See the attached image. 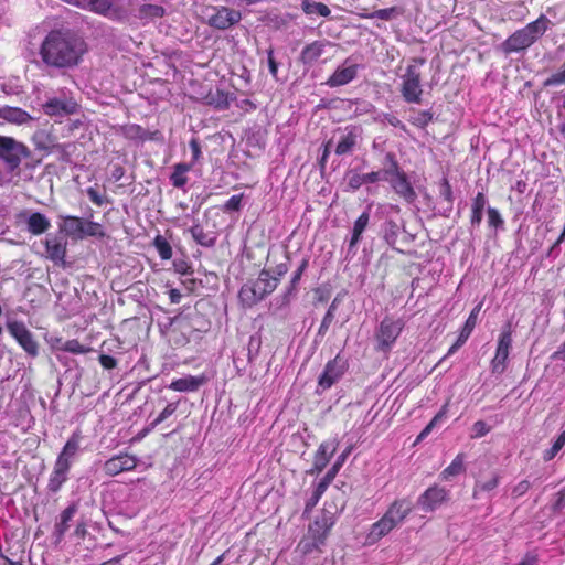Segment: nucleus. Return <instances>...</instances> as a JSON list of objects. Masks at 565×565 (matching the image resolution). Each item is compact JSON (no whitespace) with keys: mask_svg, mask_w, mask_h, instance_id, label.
<instances>
[{"mask_svg":"<svg viewBox=\"0 0 565 565\" xmlns=\"http://www.w3.org/2000/svg\"><path fill=\"white\" fill-rule=\"evenodd\" d=\"M425 60L415 57L412 64L406 67L405 74L402 76L401 94L404 100L408 104H419L422 102V77L419 66L424 65Z\"/></svg>","mask_w":565,"mask_h":565,"instance_id":"39448f33","label":"nucleus"},{"mask_svg":"<svg viewBox=\"0 0 565 565\" xmlns=\"http://www.w3.org/2000/svg\"><path fill=\"white\" fill-rule=\"evenodd\" d=\"M79 450V436L73 434L65 443L62 451L56 458V462L71 469Z\"/></svg>","mask_w":565,"mask_h":565,"instance_id":"393cba45","label":"nucleus"},{"mask_svg":"<svg viewBox=\"0 0 565 565\" xmlns=\"http://www.w3.org/2000/svg\"><path fill=\"white\" fill-rule=\"evenodd\" d=\"M413 503L409 499L395 500L385 512V516L392 521L394 527L402 524L406 516L412 512Z\"/></svg>","mask_w":565,"mask_h":565,"instance_id":"b1692460","label":"nucleus"},{"mask_svg":"<svg viewBox=\"0 0 565 565\" xmlns=\"http://www.w3.org/2000/svg\"><path fill=\"white\" fill-rule=\"evenodd\" d=\"M193 167V163L180 162L173 167V172L170 175V181L174 188L181 189L186 182L188 178L185 173L189 172Z\"/></svg>","mask_w":565,"mask_h":565,"instance_id":"a19ab883","label":"nucleus"},{"mask_svg":"<svg viewBox=\"0 0 565 565\" xmlns=\"http://www.w3.org/2000/svg\"><path fill=\"white\" fill-rule=\"evenodd\" d=\"M434 119L431 110H418L415 116L412 117L411 121L418 128H425Z\"/></svg>","mask_w":565,"mask_h":565,"instance_id":"4d7b16f0","label":"nucleus"},{"mask_svg":"<svg viewBox=\"0 0 565 565\" xmlns=\"http://www.w3.org/2000/svg\"><path fill=\"white\" fill-rule=\"evenodd\" d=\"M6 327L10 335L15 339L29 356L35 358L39 355V343L22 321L9 320Z\"/></svg>","mask_w":565,"mask_h":565,"instance_id":"9d476101","label":"nucleus"},{"mask_svg":"<svg viewBox=\"0 0 565 565\" xmlns=\"http://www.w3.org/2000/svg\"><path fill=\"white\" fill-rule=\"evenodd\" d=\"M326 490H327V488L323 487V484H320L318 482V484L316 486V489L313 490L312 494L306 501L305 513H309L317 505V503L319 502L320 498L326 492Z\"/></svg>","mask_w":565,"mask_h":565,"instance_id":"13d9d810","label":"nucleus"},{"mask_svg":"<svg viewBox=\"0 0 565 565\" xmlns=\"http://www.w3.org/2000/svg\"><path fill=\"white\" fill-rule=\"evenodd\" d=\"M552 25V21L545 14H541L535 21L527 23L520 30H516L505 41H503L501 43V51L505 55H510L511 53L526 50Z\"/></svg>","mask_w":565,"mask_h":565,"instance_id":"7ed1b4c3","label":"nucleus"},{"mask_svg":"<svg viewBox=\"0 0 565 565\" xmlns=\"http://www.w3.org/2000/svg\"><path fill=\"white\" fill-rule=\"evenodd\" d=\"M50 227V220L40 212L31 213L26 220V228L32 235H41Z\"/></svg>","mask_w":565,"mask_h":565,"instance_id":"473e14b6","label":"nucleus"},{"mask_svg":"<svg viewBox=\"0 0 565 565\" xmlns=\"http://www.w3.org/2000/svg\"><path fill=\"white\" fill-rule=\"evenodd\" d=\"M390 184L401 198L407 203H413L417 199V194L412 186L406 173H401L398 178H391Z\"/></svg>","mask_w":565,"mask_h":565,"instance_id":"bb28decb","label":"nucleus"},{"mask_svg":"<svg viewBox=\"0 0 565 565\" xmlns=\"http://www.w3.org/2000/svg\"><path fill=\"white\" fill-rule=\"evenodd\" d=\"M394 529L392 521L383 515L377 522L373 523L367 535V540L372 543L379 541Z\"/></svg>","mask_w":565,"mask_h":565,"instance_id":"f704fd0d","label":"nucleus"},{"mask_svg":"<svg viewBox=\"0 0 565 565\" xmlns=\"http://www.w3.org/2000/svg\"><path fill=\"white\" fill-rule=\"evenodd\" d=\"M511 345H512L511 331L509 329L503 330L500 333V337L498 340L495 355L491 361V371L493 374H502L504 372Z\"/></svg>","mask_w":565,"mask_h":565,"instance_id":"4468645a","label":"nucleus"},{"mask_svg":"<svg viewBox=\"0 0 565 565\" xmlns=\"http://www.w3.org/2000/svg\"><path fill=\"white\" fill-rule=\"evenodd\" d=\"M565 85V67L554 74H552L550 77H547L543 82L544 87H552V86H559Z\"/></svg>","mask_w":565,"mask_h":565,"instance_id":"69168bd1","label":"nucleus"},{"mask_svg":"<svg viewBox=\"0 0 565 565\" xmlns=\"http://www.w3.org/2000/svg\"><path fill=\"white\" fill-rule=\"evenodd\" d=\"M371 204L361 213V215L354 221L351 237L348 243V255L354 256L356 253V246L362 241V235L367 228L371 218Z\"/></svg>","mask_w":565,"mask_h":565,"instance_id":"a211bd4d","label":"nucleus"},{"mask_svg":"<svg viewBox=\"0 0 565 565\" xmlns=\"http://www.w3.org/2000/svg\"><path fill=\"white\" fill-rule=\"evenodd\" d=\"M339 303H340V299L337 296L332 300V302L330 303V306H329V308H328V310H327V312H326V315H324V317H323V319L321 321V324H320V327L318 329V332H317V335H316V339H315L316 343L326 335L329 327L331 326V323L334 320L335 311L338 309Z\"/></svg>","mask_w":565,"mask_h":565,"instance_id":"e433bc0d","label":"nucleus"},{"mask_svg":"<svg viewBox=\"0 0 565 565\" xmlns=\"http://www.w3.org/2000/svg\"><path fill=\"white\" fill-rule=\"evenodd\" d=\"M70 468L55 461L53 470L47 482V490L51 493H57L63 484L68 480Z\"/></svg>","mask_w":565,"mask_h":565,"instance_id":"c756f323","label":"nucleus"},{"mask_svg":"<svg viewBox=\"0 0 565 565\" xmlns=\"http://www.w3.org/2000/svg\"><path fill=\"white\" fill-rule=\"evenodd\" d=\"M404 14V9L402 7H391V8H384V9H377L367 14L369 19H380L390 21L393 20L399 15Z\"/></svg>","mask_w":565,"mask_h":565,"instance_id":"c03bdc74","label":"nucleus"},{"mask_svg":"<svg viewBox=\"0 0 565 565\" xmlns=\"http://www.w3.org/2000/svg\"><path fill=\"white\" fill-rule=\"evenodd\" d=\"M230 96L224 90L216 88L215 90H210L204 97V102L209 106H213L218 110H224L230 107Z\"/></svg>","mask_w":565,"mask_h":565,"instance_id":"c9c22d12","label":"nucleus"},{"mask_svg":"<svg viewBox=\"0 0 565 565\" xmlns=\"http://www.w3.org/2000/svg\"><path fill=\"white\" fill-rule=\"evenodd\" d=\"M337 446L338 444L334 440L321 443L315 454L313 466L308 471V473H320L327 467L330 458L337 451Z\"/></svg>","mask_w":565,"mask_h":565,"instance_id":"412c9836","label":"nucleus"},{"mask_svg":"<svg viewBox=\"0 0 565 565\" xmlns=\"http://www.w3.org/2000/svg\"><path fill=\"white\" fill-rule=\"evenodd\" d=\"M260 338L252 335L249 338L246 353L244 351L242 352L244 356L247 359V363H253L256 356L258 355L259 349H260Z\"/></svg>","mask_w":565,"mask_h":565,"instance_id":"603ef678","label":"nucleus"},{"mask_svg":"<svg viewBox=\"0 0 565 565\" xmlns=\"http://www.w3.org/2000/svg\"><path fill=\"white\" fill-rule=\"evenodd\" d=\"M164 13L166 10L162 6L146 3L139 8L138 17L140 19H154L163 17Z\"/></svg>","mask_w":565,"mask_h":565,"instance_id":"49530a36","label":"nucleus"},{"mask_svg":"<svg viewBox=\"0 0 565 565\" xmlns=\"http://www.w3.org/2000/svg\"><path fill=\"white\" fill-rule=\"evenodd\" d=\"M531 482L527 479H524L520 481L518 484H515L512 489L511 497L512 499H519L522 495H524L531 488Z\"/></svg>","mask_w":565,"mask_h":565,"instance_id":"774afa93","label":"nucleus"},{"mask_svg":"<svg viewBox=\"0 0 565 565\" xmlns=\"http://www.w3.org/2000/svg\"><path fill=\"white\" fill-rule=\"evenodd\" d=\"M70 148H74L72 143H55L52 146V151H56L58 153L57 159L63 163H71V151Z\"/></svg>","mask_w":565,"mask_h":565,"instance_id":"bf43d9fd","label":"nucleus"},{"mask_svg":"<svg viewBox=\"0 0 565 565\" xmlns=\"http://www.w3.org/2000/svg\"><path fill=\"white\" fill-rule=\"evenodd\" d=\"M361 135L362 129L360 127L353 125L347 126L339 137L334 153L339 157L352 154L362 138Z\"/></svg>","mask_w":565,"mask_h":565,"instance_id":"ddd939ff","label":"nucleus"},{"mask_svg":"<svg viewBox=\"0 0 565 565\" xmlns=\"http://www.w3.org/2000/svg\"><path fill=\"white\" fill-rule=\"evenodd\" d=\"M85 52L86 43L71 30H52L40 47L43 63L58 70L78 65Z\"/></svg>","mask_w":565,"mask_h":565,"instance_id":"f257e3e1","label":"nucleus"},{"mask_svg":"<svg viewBox=\"0 0 565 565\" xmlns=\"http://www.w3.org/2000/svg\"><path fill=\"white\" fill-rule=\"evenodd\" d=\"M32 139L38 150L45 152L52 151V146L54 143L52 142L50 135L45 134L44 131H38L34 134Z\"/></svg>","mask_w":565,"mask_h":565,"instance_id":"8fccbe9b","label":"nucleus"},{"mask_svg":"<svg viewBox=\"0 0 565 565\" xmlns=\"http://www.w3.org/2000/svg\"><path fill=\"white\" fill-rule=\"evenodd\" d=\"M105 232L102 224L93 221L83 220L82 239L85 237H104Z\"/></svg>","mask_w":565,"mask_h":565,"instance_id":"de8ad7c7","label":"nucleus"},{"mask_svg":"<svg viewBox=\"0 0 565 565\" xmlns=\"http://www.w3.org/2000/svg\"><path fill=\"white\" fill-rule=\"evenodd\" d=\"M326 45L322 41H315L306 45L300 53L301 63L311 66L324 53Z\"/></svg>","mask_w":565,"mask_h":565,"instance_id":"7c9ffc66","label":"nucleus"},{"mask_svg":"<svg viewBox=\"0 0 565 565\" xmlns=\"http://www.w3.org/2000/svg\"><path fill=\"white\" fill-rule=\"evenodd\" d=\"M382 180L381 171H372L369 173H359L356 170H349L345 173V191L347 192H355L363 184L367 183H376Z\"/></svg>","mask_w":565,"mask_h":565,"instance_id":"6ab92c4d","label":"nucleus"},{"mask_svg":"<svg viewBox=\"0 0 565 565\" xmlns=\"http://www.w3.org/2000/svg\"><path fill=\"white\" fill-rule=\"evenodd\" d=\"M360 70L359 64H353L351 58L348 57L338 66L332 75L327 79L326 85L330 88L339 87L351 83L358 75Z\"/></svg>","mask_w":565,"mask_h":565,"instance_id":"2eb2a0df","label":"nucleus"},{"mask_svg":"<svg viewBox=\"0 0 565 565\" xmlns=\"http://www.w3.org/2000/svg\"><path fill=\"white\" fill-rule=\"evenodd\" d=\"M487 215H488V225L489 227L495 228V230H502L504 226V220L499 212L498 209L488 206L487 207Z\"/></svg>","mask_w":565,"mask_h":565,"instance_id":"864d4df0","label":"nucleus"},{"mask_svg":"<svg viewBox=\"0 0 565 565\" xmlns=\"http://www.w3.org/2000/svg\"><path fill=\"white\" fill-rule=\"evenodd\" d=\"M77 8L92 11L113 20L126 18V11L117 6L114 0H63Z\"/></svg>","mask_w":565,"mask_h":565,"instance_id":"6e6552de","label":"nucleus"},{"mask_svg":"<svg viewBox=\"0 0 565 565\" xmlns=\"http://www.w3.org/2000/svg\"><path fill=\"white\" fill-rule=\"evenodd\" d=\"M352 447H348L341 455L338 456L337 460L332 465V467L328 470L324 477L319 481L320 484H323L328 489L330 483L333 481L339 470L345 462L348 456L351 454Z\"/></svg>","mask_w":565,"mask_h":565,"instance_id":"4c0bfd02","label":"nucleus"},{"mask_svg":"<svg viewBox=\"0 0 565 565\" xmlns=\"http://www.w3.org/2000/svg\"><path fill=\"white\" fill-rule=\"evenodd\" d=\"M0 118L15 125H23L33 120V117L22 108L8 105L0 106Z\"/></svg>","mask_w":565,"mask_h":565,"instance_id":"cd10ccee","label":"nucleus"},{"mask_svg":"<svg viewBox=\"0 0 565 565\" xmlns=\"http://www.w3.org/2000/svg\"><path fill=\"white\" fill-rule=\"evenodd\" d=\"M308 266L309 258L306 257L300 262L298 268L292 273L289 286L287 287L286 291L281 296L276 298V302L279 305L280 308L287 306L290 302L291 298L296 296L301 276L308 268Z\"/></svg>","mask_w":565,"mask_h":565,"instance_id":"4be33fe9","label":"nucleus"},{"mask_svg":"<svg viewBox=\"0 0 565 565\" xmlns=\"http://www.w3.org/2000/svg\"><path fill=\"white\" fill-rule=\"evenodd\" d=\"M335 523L334 514L323 510L316 520L309 524L308 535L321 545L326 544L330 530Z\"/></svg>","mask_w":565,"mask_h":565,"instance_id":"f8f14e48","label":"nucleus"},{"mask_svg":"<svg viewBox=\"0 0 565 565\" xmlns=\"http://www.w3.org/2000/svg\"><path fill=\"white\" fill-rule=\"evenodd\" d=\"M203 14L211 28L221 31L228 30L242 20L241 11L225 6H209L203 10Z\"/></svg>","mask_w":565,"mask_h":565,"instance_id":"0eeeda50","label":"nucleus"},{"mask_svg":"<svg viewBox=\"0 0 565 565\" xmlns=\"http://www.w3.org/2000/svg\"><path fill=\"white\" fill-rule=\"evenodd\" d=\"M153 245L161 259L168 260L172 257V247L163 236L157 235L153 239Z\"/></svg>","mask_w":565,"mask_h":565,"instance_id":"09e8293b","label":"nucleus"},{"mask_svg":"<svg viewBox=\"0 0 565 565\" xmlns=\"http://www.w3.org/2000/svg\"><path fill=\"white\" fill-rule=\"evenodd\" d=\"M447 499V491L437 486L428 488L417 500V505L424 512H431L439 508Z\"/></svg>","mask_w":565,"mask_h":565,"instance_id":"f3484780","label":"nucleus"},{"mask_svg":"<svg viewBox=\"0 0 565 565\" xmlns=\"http://www.w3.org/2000/svg\"><path fill=\"white\" fill-rule=\"evenodd\" d=\"M77 510L78 504L76 502H73L61 512L60 521L55 523L53 531L55 544H60L63 541L65 533L70 529V522L76 514Z\"/></svg>","mask_w":565,"mask_h":565,"instance_id":"5701e85b","label":"nucleus"},{"mask_svg":"<svg viewBox=\"0 0 565 565\" xmlns=\"http://www.w3.org/2000/svg\"><path fill=\"white\" fill-rule=\"evenodd\" d=\"M446 405L433 417V419L426 425V427L419 433L416 438L415 444L424 440L433 430V428L445 417L446 415Z\"/></svg>","mask_w":565,"mask_h":565,"instance_id":"3c124183","label":"nucleus"},{"mask_svg":"<svg viewBox=\"0 0 565 565\" xmlns=\"http://www.w3.org/2000/svg\"><path fill=\"white\" fill-rule=\"evenodd\" d=\"M349 369L348 360L339 352L334 359L328 361L318 377L316 394L321 395L337 384Z\"/></svg>","mask_w":565,"mask_h":565,"instance_id":"423d86ee","label":"nucleus"},{"mask_svg":"<svg viewBox=\"0 0 565 565\" xmlns=\"http://www.w3.org/2000/svg\"><path fill=\"white\" fill-rule=\"evenodd\" d=\"M178 408V403H169L163 411L157 416V418L150 423L149 429H154L159 424L170 417Z\"/></svg>","mask_w":565,"mask_h":565,"instance_id":"e2e57ef3","label":"nucleus"},{"mask_svg":"<svg viewBox=\"0 0 565 565\" xmlns=\"http://www.w3.org/2000/svg\"><path fill=\"white\" fill-rule=\"evenodd\" d=\"M205 375H186L171 382L169 388L175 392H196L202 385L206 383Z\"/></svg>","mask_w":565,"mask_h":565,"instance_id":"a878e982","label":"nucleus"},{"mask_svg":"<svg viewBox=\"0 0 565 565\" xmlns=\"http://www.w3.org/2000/svg\"><path fill=\"white\" fill-rule=\"evenodd\" d=\"M322 545L316 542L312 537L306 534L298 544V550L307 555L312 553L316 550H319Z\"/></svg>","mask_w":565,"mask_h":565,"instance_id":"052dcab7","label":"nucleus"},{"mask_svg":"<svg viewBox=\"0 0 565 565\" xmlns=\"http://www.w3.org/2000/svg\"><path fill=\"white\" fill-rule=\"evenodd\" d=\"M385 161L388 163V167L383 170L382 179L390 182L391 178H398L401 173H405L403 170H401L399 164L393 152H387L385 154Z\"/></svg>","mask_w":565,"mask_h":565,"instance_id":"a18cd8bd","label":"nucleus"},{"mask_svg":"<svg viewBox=\"0 0 565 565\" xmlns=\"http://www.w3.org/2000/svg\"><path fill=\"white\" fill-rule=\"evenodd\" d=\"M301 9L308 15H319L327 18L331 14V10L322 2L302 0Z\"/></svg>","mask_w":565,"mask_h":565,"instance_id":"79ce46f5","label":"nucleus"},{"mask_svg":"<svg viewBox=\"0 0 565 565\" xmlns=\"http://www.w3.org/2000/svg\"><path fill=\"white\" fill-rule=\"evenodd\" d=\"M480 309H481V303H479L471 310L469 317L467 318V320L461 329V332H463L470 337L471 332L473 331V329L477 324L478 315L480 312Z\"/></svg>","mask_w":565,"mask_h":565,"instance_id":"680f3d73","label":"nucleus"},{"mask_svg":"<svg viewBox=\"0 0 565 565\" xmlns=\"http://www.w3.org/2000/svg\"><path fill=\"white\" fill-rule=\"evenodd\" d=\"M242 199H243V194H236V195H232L224 204L223 206V211L228 213V212H237L241 210L242 207Z\"/></svg>","mask_w":565,"mask_h":565,"instance_id":"338daca9","label":"nucleus"},{"mask_svg":"<svg viewBox=\"0 0 565 565\" xmlns=\"http://www.w3.org/2000/svg\"><path fill=\"white\" fill-rule=\"evenodd\" d=\"M277 286L278 278L271 277V270L264 268L256 279L248 280L242 286L238 297L243 306L252 308L270 295Z\"/></svg>","mask_w":565,"mask_h":565,"instance_id":"20e7f679","label":"nucleus"},{"mask_svg":"<svg viewBox=\"0 0 565 565\" xmlns=\"http://www.w3.org/2000/svg\"><path fill=\"white\" fill-rule=\"evenodd\" d=\"M45 115L51 117H64L76 114L79 105L72 97H53L49 98L42 105Z\"/></svg>","mask_w":565,"mask_h":565,"instance_id":"9b49d317","label":"nucleus"},{"mask_svg":"<svg viewBox=\"0 0 565 565\" xmlns=\"http://www.w3.org/2000/svg\"><path fill=\"white\" fill-rule=\"evenodd\" d=\"M404 328V322L401 319H392L390 317H385L375 333L376 338V350L382 352H388L396 339L399 337L402 330Z\"/></svg>","mask_w":565,"mask_h":565,"instance_id":"1a4fd4ad","label":"nucleus"},{"mask_svg":"<svg viewBox=\"0 0 565 565\" xmlns=\"http://www.w3.org/2000/svg\"><path fill=\"white\" fill-rule=\"evenodd\" d=\"M488 199L483 192H478L476 196L472 199L471 203V215H470V225L471 227H479L482 217L483 211L487 207Z\"/></svg>","mask_w":565,"mask_h":565,"instance_id":"2f4dec72","label":"nucleus"},{"mask_svg":"<svg viewBox=\"0 0 565 565\" xmlns=\"http://www.w3.org/2000/svg\"><path fill=\"white\" fill-rule=\"evenodd\" d=\"M191 318V315L190 313H179L172 318L169 319V326L170 327H175L180 330H185L186 328L190 327V323H189V320Z\"/></svg>","mask_w":565,"mask_h":565,"instance_id":"0e129e2a","label":"nucleus"},{"mask_svg":"<svg viewBox=\"0 0 565 565\" xmlns=\"http://www.w3.org/2000/svg\"><path fill=\"white\" fill-rule=\"evenodd\" d=\"M439 196L447 203V207H443L438 211V215L449 217L452 211L454 193L451 185L447 178H443L439 183Z\"/></svg>","mask_w":565,"mask_h":565,"instance_id":"72a5a7b5","label":"nucleus"},{"mask_svg":"<svg viewBox=\"0 0 565 565\" xmlns=\"http://www.w3.org/2000/svg\"><path fill=\"white\" fill-rule=\"evenodd\" d=\"M67 242L58 235H47L45 248L47 257L57 265H65Z\"/></svg>","mask_w":565,"mask_h":565,"instance_id":"aec40b11","label":"nucleus"},{"mask_svg":"<svg viewBox=\"0 0 565 565\" xmlns=\"http://www.w3.org/2000/svg\"><path fill=\"white\" fill-rule=\"evenodd\" d=\"M564 445H565V430L558 435L556 440L553 443L552 447L544 451L543 459L545 461L552 460L558 454V451L564 447Z\"/></svg>","mask_w":565,"mask_h":565,"instance_id":"5fc2aeb1","label":"nucleus"},{"mask_svg":"<svg viewBox=\"0 0 565 565\" xmlns=\"http://www.w3.org/2000/svg\"><path fill=\"white\" fill-rule=\"evenodd\" d=\"M192 238L201 246L212 247L215 245L216 236L213 232H204L203 227L199 224L190 228Z\"/></svg>","mask_w":565,"mask_h":565,"instance_id":"ea45409f","label":"nucleus"},{"mask_svg":"<svg viewBox=\"0 0 565 565\" xmlns=\"http://www.w3.org/2000/svg\"><path fill=\"white\" fill-rule=\"evenodd\" d=\"M465 455L458 454L456 458L451 461V463L445 468L441 472V477L445 480H448L452 477H456L465 471Z\"/></svg>","mask_w":565,"mask_h":565,"instance_id":"37998d69","label":"nucleus"},{"mask_svg":"<svg viewBox=\"0 0 565 565\" xmlns=\"http://www.w3.org/2000/svg\"><path fill=\"white\" fill-rule=\"evenodd\" d=\"M138 459L128 454H120L106 460L104 471L107 476L115 477L124 471H131L137 467Z\"/></svg>","mask_w":565,"mask_h":565,"instance_id":"dca6fc26","label":"nucleus"},{"mask_svg":"<svg viewBox=\"0 0 565 565\" xmlns=\"http://www.w3.org/2000/svg\"><path fill=\"white\" fill-rule=\"evenodd\" d=\"M0 161L6 164L8 172L14 173L22 162L24 169H35L42 162V158H35L28 146L13 137L0 135Z\"/></svg>","mask_w":565,"mask_h":565,"instance_id":"f03ea898","label":"nucleus"},{"mask_svg":"<svg viewBox=\"0 0 565 565\" xmlns=\"http://www.w3.org/2000/svg\"><path fill=\"white\" fill-rule=\"evenodd\" d=\"M63 223L58 225L60 233L73 239H82L83 218L72 215L61 216Z\"/></svg>","mask_w":565,"mask_h":565,"instance_id":"c85d7f7f","label":"nucleus"},{"mask_svg":"<svg viewBox=\"0 0 565 565\" xmlns=\"http://www.w3.org/2000/svg\"><path fill=\"white\" fill-rule=\"evenodd\" d=\"M500 477L498 475H493L489 480L487 481H478L475 484L473 489V498L476 499L478 497L479 491H491L495 489L499 484Z\"/></svg>","mask_w":565,"mask_h":565,"instance_id":"6e6d98bb","label":"nucleus"},{"mask_svg":"<svg viewBox=\"0 0 565 565\" xmlns=\"http://www.w3.org/2000/svg\"><path fill=\"white\" fill-rule=\"evenodd\" d=\"M382 237L385 243L395 248L399 235V225L394 220H386L381 227Z\"/></svg>","mask_w":565,"mask_h":565,"instance_id":"58836bf2","label":"nucleus"}]
</instances>
